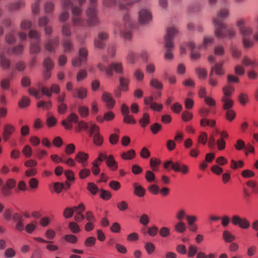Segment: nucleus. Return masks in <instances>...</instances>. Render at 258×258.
Masks as SVG:
<instances>
[{
	"label": "nucleus",
	"instance_id": "c85d7f7f",
	"mask_svg": "<svg viewBox=\"0 0 258 258\" xmlns=\"http://www.w3.org/2000/svg\"><path fill=\"white\" fill-rule=\"evenodd\" d=\"M213 42V39L211 37L206 36L203 40V43L198 46L199 49H206Z\"/></svg>",
	"mask_w": 258,
	"mask_h": 258
},
{
	"label": "nucleus",
	"instance_id": "c9c22d12",
	"mask_svg": "<svg viewBox=\"0 0 258 258\" xmlns=\"http://www.w3.org/2000/svg\"><path fill=\"white\" fill-rule=\"evenodd\" d=\"M223 238L226 242H231L235 239V236L228 230H225L223 232Z\"/></svg>",
	"mask_w": 258,
	"mask_h": 258
},
{
	"label": "nucleus",
	"instance_id": "412c9836",
	"mask_svg": "<svg viewBox=\"0 0 258 258\" xmlns=\"http://www.w3.org/2000/svg\"><path fill=\"white\" fill-rule=\"evenodd\" d=\"M134 194L139 197H143L146 193V190L138 183L133 184Z\"/></svg>",
	"mask_w": 258,
	"mask_h": 258
},
{
	"label": "nucleus",
	"instance_id": "09e8293b",
	"mask_svg": "<svg viewBox=\"0 0 258 258\" xmlns=\"http://www.w3.org/2000/svg\"><path fill=\"white\" fill-rule=\"evenodd\" d=\"M242 43L244 47L245 48H250L251 47L253 44V41L250 38L247 37H242Z\"/></svg>",
	"mask_w": 258,
	"mask_h": 258
},
{
	"label": "nucleus",
	"instance_id": "6e6552de",
	"mask_svg": "<svg viewBox=\"0 0 258 258\" xmlns=\"http://www.w3.org/2000/svg\"><path fill=\"white\" fill-rule=\"evenodd\" d=\"M101 99L108 109H112L115 105V101L111 94L108 92L103 93Z\"/></svg>",
	"mask_w": 258,
	"mask_h": 258
},
{
	"label": "nucleus",
	"instance_id": "f03ea898",
	"mask_svg": "<svg viewBox=\"0 0 258 258\" xmlns=\"http://www.w3.org/2000/svg\"><path fill=\"white\" fill-rule=\"evenodd\" d=\"M81 11V10L79 8H74L73 9L72 12L74 15L73 22L75 25H92L98 22V19L96 16V11L94 6L90 8L87 11V16L88 17L87 24H84L80 18L78 17V15L80 13Z\"/></svg>",
	"mask_w": 258,
	"mask_h": 258
},
{
	"label": "nucleus",
	"instance_id": "f3484780",
	"mask_svg": "<svg viewBox=\"0 0 258 258\" xmlns=\"http://www.w3.org/2000/svg\"><path fill=\"white\" fill-rule=\"evenodd\" d=\"M241 62L244 67L254 68L257 66L256 62L247 55L242 57Z\"/></svg>",
	"mask_w": 258,
	"mask_h": 258
},
{
	"label": "nucleus",
	"instance_id": "dca6fc26",
	"mask_svg": "<svg viewBox=\"0 0 258 258\" xmlns=\"http://www.w3.org/2000/svg\"><path fill=\"white\" fill-rule=\"evenodd\" d=\"M108 37V34L105 32H101L98 34V37L95 40L94 45L96 47L102 48L104 46V41Z\"/></svg>",
	"mask_w": 258,
	"mask_h": 258
},
{
	"label": "nucleus",
	"instance_id": "8fccbe9b",
	"mask_svg": "<svg viewBox=\"0 0 258 258\" xmlns=\"http://www.w3.org/2000/svg\"><path fill=\"white\" fill-rule=\"evenodd\" d=\"M76 149L75 145L73 143L68 144L64 148V152L67 155H70L73 154Z\"/></svg>",
	"mask_w": 258,
	"mask_h": 258
},
{
	"label": "nucleus",
	"instance_id": "a878e982",
	"mask_svg": "<svg viewBox=\"0 0 258 258\" xmlns=\"http://www.w3.org/2000/svg\"><path fill=\"white\" fill-rule=\"evenodd\" d=\"M136 156V152L134 150L131 149L126 152H122L120 157L123 160H132Z\"/></svg>",
	"mask_w": 258,
	"mask_h": 258
},
{
	"label": "nucleus",
	"instance_id": "39448f33",
	"mask_svg": "<svg viewBox=\"0 0 258 258\" xmlns=\"http://www.w3.org/2000/svg\"><path fill=\"white\" fill-rule=\"evenodd\" d=\"M245 22L244 20L240 19L236 22V26H237L240 34L242 37H247L252 34L253 32L252 28L245 26Z\"/></svg>",
	"mask_w": 258,
	"mask_h": 258
},
{
	"label": "nucleus",
	"instance_id": "20e7f679",
	"mask_svg": "<svg viewBox=\"0 0 258 258\" xmlns=\"http://www.w3.org/2000/svg\"><path fill=\"white\" fill-rule=\"evenodd\" d=\"M123 21L124 24L117 26L115 29V32L117 33V31H119L121 37L125 39H130L132 37L131 32L128 30L126 32H124V29L128 28L130 25L129 16L128 15L124 16L123 18Z\"/></svg>",
	"mask_w": 258,
	"mask_h": 258
},
{
	"label": "nucleus",
	"instance_id": "2f4dec72",
	"mask_svg": "<svg viewBox=\"0 0 258 258\" xmlns=\"http://www.w3.org/2000/svg\"><path fill=\"white\" fill-rule=\"evenodd\" d=\"M198 250V247L194 245L191 244L190 245L187 249L186 254L188 257H192L197 254V252Z\"/></svg>",
	"mask_w": 258,
	"mask_h": 258
},
{
	"label": "nucleus",
	"instance_id": "cd10ccee",
	"mask_svg": "<svg viewBox=\"0 0 258 258\" xmlns=\"http://www.w3.org/2000/svg\"><path fill=\"white\" fill-rule=\"evenodd\" d=\"M129 82L128 78L123 77H120L119 78V89L124 92L127 91Z\"/></svg>",
	"mask_w": 258,
	"mask_h": 258
},
{
	"label": "nucleus",
	"instance_id": "423d86ee",
	"mask_svg": "<svg viewBox=\"0 0 258 258\" xmlns=\"http://www.w3.org/2000/svg\"><path fill=\"white\" fill-rule=\"evenodd\" d=\"M152 14L149 10L142 9L139 11L138 14V20L140 24H148L152 21Z\"/></svg>",
	"mask_w": 258,
	"mask_h": 258
},
{
	"label": "nucleus",
	"instance_id": "69168bd1",
	"mask_svg": "<svg viewBox=\"0 0 258 258\" xmlns=\"http://www.w3.org/2000/svg\"><path fill=\"white\" fill-rule=\"evenodd\" d=\"M138 55L134 52H130L126 57L128 62L134 63L136 61Z\"/></svg>",
	"mask_w": 258,
	"mask_h": 258
},
{
	"label": "nucleus",
	"instance_id": "864d4df0",
	"mask_svg": "<svg viewBox=\"0 0 258 258\" xmlns=\"http://www.w3.org/2000/svg\"><path fill=\"white\" fill-rule=\"evenodd\" d=\"M208 135L205 132H201L198 139V142L202 145H205L207 142Z\"/></svg>",
	"mask_w": 258,
	"mask_h": 258
},
{
	"label": "nucleus",
	"instance_id": "e2e57ef3",
	"mask_svg": "<svg viewBox=\"0 0 258 258\" xmlns=\"http://www.w3.org/2000/svg\"><path fill=\"white\" fill-rule=\"evenodd\" d=\"M100 197L104 200H109L112 197L111 192L108 190L101 189Z\"/></svg>",
	"mask_w": 258,
	"mask_h": 258
},
{
	"label": "nucleus",
	"instance_id": "4d7b16f0",
	"mask_svg": "<svg viewBox=\"0 0 258 258\" xmlns=\"http://www.w3.org/2000/svg\"><path fill=\"white\" fill-rule=\"evenodd\" d=\"M0 64L3 69H7L10 66V61L4 56L1 55L0 56Z\"/></svg>",
	"mask_w": 258,
	"mask_h": 258
},
{
	"label": "nucleus",
	"instance_id": "c03bdc74",
	"mask_svg": "<svg viewBox=\"0 0 258 258\" xmlns=\"http://www.w3.org/2000/svg\"><path fill=\"white\" fill-rule=\"evenodd\" d=\"M99 127L96 124L91 122L89 124V133L90 135L99 134Z\"/></svg>",
	"mask_w": 258,
	"mask_h": 258
},
{
	"label": "nucleus",
	"instance_id": "774afa93",
	"mask_svg": "<svg viewBox=\"0 0 258 258\" xmlns=\"http://www.w3.org/2000/svg\"><path fill=\"white\" fill-rule=\"evenodd\" d=\"M58 42L57 40H50L45 45L46 49L49 51H52L55 47L57 45Z\"/></svg>",
	"mask_w": 258,
	"mask_h": 258
},
{
	"label": "nucleus",
	"instance_id": "a211bd4d",
	"mask_svg": "<svg viewBox=\"0 0 258 258\" xmlns=\"http://www.w3.org/2000/svg\"><path fill=\"white\" fill-rule=\"evenodd\" d=\"M44 66L45 68L46 72L43 74V77L45 79H48L50 77V73L49 71L52 69L53 63L50 58H46L44 61Z\"/></svg>",
	"mask_w": 258,
	"mask_h": 258
},
{
	"label": "nucleus",
	"instance_id": "58836bf2",
	"mask_svg": "<svg viewBox=\"0 0 258 258\" xmlns=\"http://www.w3.org/2000/svg\"><path fill=\"white\" fill-rule=\"evenodd\" d=\"M150 123V116L147 113H145L143 114L142 118L139 120V123L142 127L146 126Z\"/></svg>",
	"mask_w": 258,
	"mask_h": 258
},
{
	"label": "nucleus",
	"instance_id": "9b49d317",
	"mask_svg": "<svg viewBox=\"0 0 258 258\" xmlns=\"http://www.w3.org/2000/svg\"><path fill=\"white\" fill-rule=\"evenodd\" d=\"M78 119L77 114L75 113H71L68 118L62 120V124L67 130H70L73 127V123L76 122Z\"/></svg>",
	"mask_w": 258,
	"mask_h": 258
},
{
	"label": "nucleus",
	"instance_id": "4c0bfd02",
	"mask_svg": "<svg viewBox=\"0 0 258 258\" xmlns=\"http://www.w3.org/2000/svg\"><path fill=\"white\" fill-rule=\"evenodd\" d=\"M249 100V96L246 93H241L238 96L239 102L242 105H246L248 102Z\"/></svg>",
	"mask_w": 258,
	"mask_h": 258
},
{
	"label": "nucleus",
	"instance_id": "bb28decb",
	"mask_svg": "<svg viewBox=\"0 0 258 258\" xmlns=\"http://www.w3.org/2000/svg\"><path fill=\"white\" fill-rule=\"evenodd\" d=\"M174 229L176 232L179 233H182L186 231V225L184 222L178 221V222L175 224Z\"/></svg>",
	"mask_w": 258,
	"mask_h": 258
},
{
	"label": "nucleus",
	"instance_id": "7ed1b4c3",
	"mask_svg": "<svg viewBox=\"0 0 258 258\" xmlns=\"http://www.w3.org/2000/svg\"><path fill=\"white\" fill-rule=\"evenodd\" d=\"M177 32V30L174 27H170L167 29V34L165 37V46L167 49L164 53V58L166 59H171L173 57L171 49L173 47V37Z\"/></svg>",
	"mask_w": 258,
	"mask_h": 258
},
{
	"label": "nucleus",
	"instance_id": "3c124183",
	"mask_svg": "<svg viewBox=\"0 0 258 258\" xmlns=\"http://www.w3.org/2000/svg\"><path fill=\"white\" fill-rule=\"evenodd\" d=\"M235 73L239 76H242L245 72V67L242 64H237L234 67Z\"/></svg>",
	"mask_w": 258,
	"mask_h": 258
},
{
	"label": "nucleus",
	"instance_id": "603ef678",
	"mask_svg": "<svg viewBox=\"0 0 258 258\" xmlns=\"http://www.w3.org/2000/svg\"><path fill=\"white\" fill-rule=\"evenodd\" d=\"M193 94L192 93H189L188 94V97H187L185 100V102H184L185 107L187 109H191L194 106V101L192 99L189 98V97H190Z\"/></svg>",
	"mask_w": 258,
	"mask_h": 258
},
{
	"label": "nucleus",
	"instance_id": "f704fd0d",
	"mask_svg": "<svg viewBox=\"0 0 258 258\" xmlns=\"http://www.w3.org/2000/svg\"><path fill=\"white\" fill-rule=\"evenodd\" d=\"M22 152L26 158H30L32 156L33 154L32 148L29 145L24 146L22 149Z\"/></svg>",
	"mask_w": 258,
	"mask_h": 258
},
{
	"label": "nucleus",
	"instance_id": "37998d69",
	"mask_svg": "<svg viewBox=\"0 0 258 258\" xmlns=\"http://www.w3.org/2000/svg\"><path fill=\"white\" fill-rule=\"evenodd\" d=\"M44 235L48 240H52L56 236V232L52 229H48L45 231Z\"/></svg>",
	"mask_w": 258,
	"mask_h": 258
},
{
	"label": "nucleus",
	"instance_id": "a19ab883",
	"mask_svg": "<svg viewBox=\"0 0 258 258\" xmlns=\"http://www.w3.org/2000/svg\"><path fill=\"white\" fill-rule=\"evenodd\" d=\"M37 106L38 108H42L44 110H48L51 107V102H44L43 101H39L37 104Z\"/></svg>",
	"mask_w": 258,
	"mask_h": 258
},
{
	"label": "nucleus",
	"instance_id": "79ce46f5",
	"mask_svg": "<svg viewBox=\"0 0 258 258\" xmlns=\"http://www.w3.org/2000/svg\"><path fill=\"white\" fill-rule=\"evenodd\" d=\"M78 112L81 117H86L89 115V108L86 106H80L78 108Z\"/></svg>",
	"mask_w": 258,
	"mask_h": 258
},
{
	"label": "nucleus",
	"instance_id": "5fc2aeb1",
	"mask_svg": "<svg viewBox=\"0 0 258 258\" xmlns=\"http://www.w3.org/2000/svg\"><path fill=\"white\" fill-rule=\"evenodd\" d=\"M76 161L75 160V159H74L70 157H63V161L62 163L66 164L68 166L70 167H74L76 165Z\"/></svg>",
	"mask_w": 258,
	"mask_h": 258
},
{
	"label": "nucleus",
	"instance_id": "e433bc0d",
	"mask_svg": "<svg viewBox=\"0 0 258 258\" xmlns=\"http://www.w3.org/2000/svg\"><path fill=\"white\" fill-rule=\"evenodd\" d=\"M91 175V170L89 168H84L81 169L79 172V176L80 179H83Z\"/></svg>",
	"mask_w": 258,
	"mask_h": 258
},
{
	"label": "nucleus",
	"instance_id": "49530a36",
	"mask_svg": "<svg viewBox=\"0 0 258 258\" xmlns=\"http://www.w3.org/2000/svg\"><path fill=\"white\" fill-rule=\"evenodd\" d=\"M160 164V160L155 159V158H151L150 161V165L151 167V169L154 171H157L158 170V166Z\"/></svg>",
	"mask_w": 258,
	"mask_h": 258
},
{
	"label": "nucleus",
	"instance_id": "de8ad7c7",
	"mask_svg": "<svg viewBox=\"0 0 258 258\" xmlns=\"http://www.w3.org/2000/svg\"><path fill=\"white\" fill-rule=\"evenodd\" d=\"M230 52L233 58H239L241 55V50L236 47H232L230 48Z\"/></svg>",
	"mask_w": 258,
	"mask_h": 258
},
{
	"label": "nucleus",
	"instance_id": "5701e85b",
	"mask_svg": "<svg viewBox=\"0 0 258 258\" xmlns=\"http://www.w3.org/2000/svg\"><path fill=\"white\" fill-rule=\"evenodd\" d=\"M235 91V88L231 85H227L223 88V96L222 97L231 98Z\"/></svg>",
	"mask_w": 258,
	"mask_h": 258
},
{
	"label": "nucleus",
	"instance_id": "1a4fd4ad",
	"mask_svg": "<svg viewBox=\"0 0 258 258\" xmlns=\"http://www.w3.org/2000/svg\"><path fill=\"white\" fill-rule=\"evenodd\" d=\"M173 170L176 172H180L183 175H187L189 172V168L188 165L176 162L173 164Z\"/></svg>",
	"mask_w": 258,
	"mask_h": 258
},
{
	"label": "nucleus",
	"instance_id": "ddd939ff",
	"mask_svg": "<svg viewBox=\"0 0 258 258\" xmlns=\"http://www.w3.org/2000/svg\"><path fill=\"white\" fill-rule=\"evenodd\" d=\"M41 91L43 95L50 97L51 96L52 93L58 94L60 91V88L58 85L53 84L51 85L50 89L43 87L41 88Z\"/></svg>",
	"mask_w": 258,
	"mask_h": 258
},
{
	"label": "nucleus",
	"instance_id": "b1692460",
	"mask_svg": "<svg viewBox=\"0 0 258 258\" xmlns=\"http://www.w3.org/2000/svg\"><path fill=\"white\" fill-rule=\"evenodd\" d=\"M109 69L111 71L113 70L116 73H122L123 71L122 64L119 61L112 62L109 66Z\"/></svg>",
	"mask_w": 258,
	"mask_h": 258
},
{
	"label": "nucleus",
	"instance_id": "393cba45",
	"mask_svg": "<svg viewBox=\"0 0 258 258\" xmlns=\"http://www.w3.org/2000/svg\"><path fill=\"white\" fill-rule=\"evenodd\" d=\"M57 123L56 118L50 112L47 114V118L46 124L49 127H52L55 126Z\"/></svg>",
	"mask_w": 258,
	"mask_h": 258
},
{
	"label": "nucleus",
	"instance_id": "4be33fe9",
	"mask_svg": "<svg viewBox=\"0 0 258 258\" xmlns=\"http://www.w3.org/2000/svg\"><path fill=\"white\" fill-rule=\"evenodd\" d=\"M75 92L76 93V94L73 95L74 97H78L80 99H83L87 97L88 90L86 88L81 87L76 89Z\"/></svg>",
	"mask_w": 258,
	"mask_h": 258
},
{
	"label": "nucleus",
	"instance_id": "c756f323",
	"mask_svg": "<svg viewBox=\"0 0 258 258\" xmlns=\"http://www.w3.org/2000/svg\"><path fill=\"white\" fill-rule=\"evenodd\" d=\"M39 185V180L35 177H32L28 180V185L29 188L33 190H36L38 189Z\"/></svg>",
	"mask_w": 258,
	"mask_h": 258
},
{
	"label": "nucleus",
	"instance_id": "9d476101",
	"mask_svg": "<svg viewBox=\"0 0 258 258\" xmlns=\"http://www.w3.org/2000/svg\"><path fill=\"white\" fill-rule=\"evenodd\" d=\"M89 155L83 151L78 152L75 156V160L83 167H86L88 164Z\"/></svg>",
	"mask_w": 258,
	"mask_h": 258
},
{
	"label": "nucleus",
	"instance_id": "72a5a7b5",
	"mask_svg": "<svg viewBox=\"0 0 258 258\" xmlns=\"http://www.w3.org/2000/svg\"><path fill=\"white\" fill-rule=\"evenodd\" d=\"M222 101L223 102V108L225 110L229 109L233 105V101L231 98L222 97Z\"/></svg>",
	"mask_w": 258,
	"mask_h": 258
},
{
	"label": "nucleus",
	"instance_id": "7c9ffc66",
	"mask_svg": "<svg viewBox=\"0 0 258 258\" xmlns=\"http://www.w3.org/2000/svg\"><path fill=\"white\" fill-rule=\"evenodd\" d=\"M244 165V163L242 160L236 161L231 160L230 167L232 169L236 170L238 168H242Z\"/></svg>",
	"mask_w": 258,
	"mask_h": 258
},
{
	"label": "nucleus",
	"instance_id": "f8f14e48",
	"mask_svg": "<svg viewBox=\"0 0 258 258\" xmlns=\"http://www.w3.org/2000/svg\"><path fill=\"white\" fill-rule=\"evenodd\" d=\"M15 126L13 125L10 124H6L4 127L3 133V138L4 141H8L11 136L15 132Z\"/></svg>",
	"mask_w": 258,
	"mask_h": 258
},
{
	"label": "nucleus",
	"instance_id": "f257e3e1",
	"mask_svg": "<svg viewBox=\"0 0 258 258\" xmlns=\"http://www.w3.org/2000/svg\"><path fill=\"white\" fill-rule=\"evenodd\" d=\"M228 15L227 9L219 12L217 16L213 21L215 27V34L218 37H224L228 36L231 38L235 36V31L232 29H226L225 24L223 23L224 19Z\"/></svg>",
	"mask_w": 258,
	"mask_h": 258
},
{
	"label": "nucleus",
	"instance_id": "473e14b6",
	"mask_svg": "<svg viewBox=\"0 0 258 258\" xmlns=\"http://www.w3.org/2000/svg\"><path fill=\"white\" fill-rule=\"evenodd\" d=\"M51 218L47 216L41 217L38 222V225L42 227H46L48 226L51 223Z\"/></svg>",
	"mask_w": 258,
	"mask_h": 258
},
{
	"label": "nucleus",
	"instance_id": "4468645a",
	"mask_svg": "<svg viewBox=\"0 0 258 258\" xmlns=\"http://www.w3.org/2000/svg\"><path fill=\"white\" fill-rule=\"evenodd\" d=\"M106 164L109 170L115 171L118 168V164L112 155H109L106 158Z\"/></svg>",
	"mask_w": 258,
	"mask_h": 258
},
{
	"label": "nucleus",
	"instance_id": "ea45409f",
	"mask_svg": "<svg viewBox=\"0 0 258 258\" xmlns=\"http://www.w3.org/2000/svg\"><path fill=\"white\" fill-rule=\"evenodd\" d=\"M97 68L100 71L105 72L108 76H112V71L110 70L109 67L108 68L106 67L103 63H99L97 64Z\"/></svg>",
	"mask_w": 258,
	"mask_h": 258
},
{
	"label": "nucleus",
	"instance_id": "aec40b11",
	"mask_svg": "<svg viewBox=\"0 0 258 258\" xmlns=\"http://www.w3.org/2000/svg\"><path fill=\"white\" fill-rule=\"evenodd\" d=\"M187 215L186 210L185 208H181L176 211L175 217L177 220L183 221V219H186Z\"/></svg>",
	"mask_w": 258,
	"mask_h": 258
},
{
	"label": "nucleus",
	"instance_id": "6e6d98bb",
	"mask_svg": "<svg viewBox=\"0 0 258 258\" xmlns=\"http://www.w3.org/2000/svg\"><path fill=\"white\" fill-rule=\"evenodd\" d=\"M96 239L95 237L90 236L86 239L84 241V245L86 247H92L95 244Z\"/></svg>",
	"mask_w": 258,
	"mask_h": 258
},
{
	"label": "nucleus",
	"instance_id": "052dcab7",
	"mask_svg": "<svg viewBox=\"0 0 258 258\" xmlns=\"http://www.w3.org/2000/svg\"><path fill=\"white\" fill-rule=\"evenodd\" d=\"M87 189L92 195H96L98 191V188L97 185L93 183L89 182L88 183Z\"/></svg>",
	"mask_w": 258,
	"mask_h": 258
},
{
	"label": "nucleus",
	"instance_id": "338daca9",
	"mask_svg": "<svg viewBox=\"0 0 258 258\" xmlns=\"http://www.w3.org/2000/svg\"><path fill=\"white\" fill-rule=\"evenodd\" d=\"M16 251L12 248H7L4 252V256L7 258H12L16 255Z\"/></svg>",
	"mask_w": 258,
	"mask_h": 258
},
{
	"label": "nucleus",
	"instance_id": "0eeeda50",
	"mask_svg": "<svg viewBox=\"0 0 258 258\" xmlns=\"http://www.w3.org/2000/svg\"><path fill=\"white\" fill-rule=\"evenodd\" d=\"M186 45H181L180 46V53L181 54H185L186 52L185 46ZM187 46L191 50L190 56L192 59H198L200 56V54L198 51L195 50V45L194 42H189L187 44Z\"/></svg>",
	"mask_w": 258,
	"mask_h": 258
},
{
	"label": "nucleus",
	"instance_id": "6ab92c4d",
	"mask_svg": "<svg viewBox=\"0 0 258 258\" xmlns=\"http://www.w3.org/2000/svg\"><path fill=\"white\" fill-rule=\"evenodd\" d=\"M215 73L217 75L222 76L225 74V70L222 63H216L211 68V74Z\"/></svg>",
	"mask_w": 258,
	"mask_h": 258
},
{
	"label": "nucleus",
	"instance_id": "bf43d9fd",
	"mask_svg": "<svg viewBox=\"0 0 258 258\" xmlns=\"http://www.w3.org/2000/svg\"><path fill=\"white\" fill-rule=\"evenodd\" d=\"M246 185L253 188L252 192L255 194H258V185L256 182L253 180H249L246 182Z\"/></svg>",
	"mask_w": 258,
	"mask_h": 258
},
{
	"label": "nucleus",
	"instance_id": "2eb2a0df",
	"mask_svg": "<svg viewBox=\"0 0 258 258\" xmlns=\"http://www.w3.org/2000/svg\"><path fill=\"white\" fill-rule=\"evenodd\" d=\"M38 222L34 220L30 221L25 225V231L27 234H32L38 229Z\"/></svg>",
	"mask_w": 258,
	"mask_h": 258
},
{
	"label": "nucleus",
	"instance_id": "13d9d810",
	"mask_svg": "<svg viewBox=\"0 0 258 258\" xmlns=\"http://www.w3.org/2000/svg\"><path fill=\"white\" fill-rule=\"evenodd\" d=\"M241 176L244 178H252L255 176L254 172L250 169H245L241 172Z\"/></svg>",
	"mask_w": 258,
	"mask_h": 258
},
{
	"label": "nucleus",
	"instance_id": "680f3d73",
	"mask_svg": "<svg viewBox=\"0 0 258 258\" xmlns=\"http://www.w3.org/2000/svg\"><path fill=\"white\" fill-rule=\"evenodd\" d=\"M200 153V151L198 147H195L190 149L189 151L188 154L190 157L197 158L199 156Z\"/></svg>",
	"mask_w": 258,
	"mask_h": 258
},
{
	"label": "nucleus",
	"instance_id": "a18cd8bd",
	"mask_svg": "<svg viewBox=\"0 0 258 258\" xmlns=\"http://www.w3.org/2000/svg\"><path fill=\"white\" fill-rule=\"evenodd\" d=\"M30 102V101L28 97L23 96L19 101V106L20 108L26 107L29 105Z\"/></svg>",
	"mask_w": 258,
	"mask_h": 258
},
{
	"label": "nucleus",
	"instance_id": "0e129e2a",
	"mask_svg": "<svg viewBox=\"0 0 258 258\" xmlns=\"http://www.w3.org/2000/svg\"><path fill=\"white\" fill-rule=\"evenodd\" d=\"M235 149L238 151H240L244 149L245 147V142L241 139H238L234 145Z\"/></svg>",
	"mask_w": 258,
	"mask_h": 258
}]
</instances>
